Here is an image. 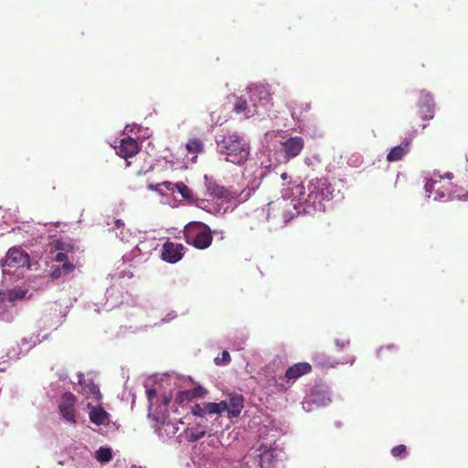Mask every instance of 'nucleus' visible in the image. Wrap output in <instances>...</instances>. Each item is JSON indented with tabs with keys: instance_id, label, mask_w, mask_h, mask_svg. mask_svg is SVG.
Instances as JSON below:
<instances>
[{
	"instance_id": "40",
	"label": "nucleus",
	"mask_w": 468,
	"mask_h": 468,
	"mask_svg": "<svg viewBox=\"0 0 468 468\" xmlns=\"http://www.w3.org/2000/svg\"><path fill=\"white\" fill-rule=\"evenodd\" d=\"M445 177H446V178H448V179H452V174H451V173H447V174L445 175Z\"/></svg>"
},
{
	"instance_id": "12",
	"label": "nucleus",
	"mask_w": 468,
	"mask_h": 468,
	"mask_svg": "<svg viewBox=\"0 0 468 468\" xmlns=\"http://www.w3.org/2000/svg\"><path fill=\"white\" fill-rule=\"evenodd\" d=\"M87 407L90 409L89 418L92 423L98 426L109 423L110 414L101 405L93 406L91 403H88Z\"/></svg>"
},
{
	"instance_id": "13",
	"label": "nucleus",
	"mask_w": 468,
	"mask_h": 468,
	"mask_svg": "<svg viewBox=\"0 0 468 468\" xmlns=\"http://www.w3.org/2000/svg\"><path fill=\"white\" fill-rule=\"evenodd\" d=\"M442 179H443V177L440 176L439 180H437L435 178H431L430 180H428L427 183L425 184L426 191H431V192L434 191L441 197H448L449 198H454V197L460 198L461 197L463 196L461 194H457L456 191H453L452 189H450V190L447 189L446 193L443 191H441V186H439L438 185L441 184ZM464 196H468V195L465 194Z\"/></svg>"
},
{
	"instance_id": "7",
	"label": "nucleus",
	"mask_w": 468,
	"mask_h": 468,
	"mask_svg": "<svg viewBox=\"0 0 468 468\" xmlns=\"http://www.w3.org/2000/svg\"><path fill=\"white\" fill-rule=\"evenodd\" d=\"M75 404L76 397L70 392H66L63 394L61 402L58 405L59 412L63 419L72 424L77 422Z\"/></svg>"
},
{
	"instance_id": "24",
	"label": "nucleus",
	"mask_w": 468,
	"mask_h": 468,
	"mask_svg": "<svg viewBox=\"0 0 468 468\" xmlns=\"http://www.w3.org/2000/svg\"><path fill=\"white\" fill-rule=\"evenodd\" d=\"M28 292L27 289H24L21 287H16L5 292L6 293V301L10 303H14L16 301H20L26 298Z\"/></svg>"
},
{
	"instance_id": "21",
	"label": "nucleus",
	"mask_w": 468,
	"mask_h": 468,
	"mask_svg": "<svg viewBox=\"0 0 468 468\" xmlns=\"http://www.w3.org/2000/svg\"><path fill=\"white\" fill-rule=\"evenodd\" d=\"M203 395L201 388H193L188 390H183L177 393L176 397V402L181 404L185 401H190L193 399L199 398Z\"/></svg>"
},
{
	"instance_id": "22",
	"label": "nucleus",
	"mask_w": 468,
	"mask_h": 468,
	"mask_svg": "<svg viewBox=\"0 0 468 468\" xmlns=\"http://www.w3.org/2000/svg\"><path fill=\"white\" fill-rule=\"evenodd\" d=\"M269 207H270V208L277 207L278 210H282L283 213L284 221H288L292 218V217L287 216L285 213L290 212L292 207L295 209V205L292 204V201H289L286 199H282V201H279L277 203H270Z\"/></svg>"
},
{
	"instance_id": "23",
	"label": "nucleus",
	"mask_w": 468,
	"mask_h": 468,
	"mask_svg": "<svg viewBox=\"0 0 468 468\" xmlns=\"http://www.w3.org/2000/svg\"><path fill=\"white\" fill-rule=\"evenodd\" d=\"M204 409L206 410L207 415L210 414H221L226 411V400H221L218 403L216 402H204Z\"/></svg>"
},
{
	"instance_id": "5",
	"label": "nucleus",
	"mask_w": 468,
	"mask_h": 468,
	"mask_svg": "<svg viewBox=\"0 0 468 468\" xmlns=\"http://www.w3.org/2000/svg\"><path fill=\"white\" fill-rule=\"evenodd\" d=\"M434 106L435 103L432 96L428 92H421L418 102L416 116L412 119L411 122H415L417 118L421 119L423 122L418 124V126L421 130H424L427 127L425 122L431 120L434 116ZM414 126L415 125L412 124V127Z\"/></svg>"
},
{
	"instance_id": "17",
	"label": "nucleus",
	"mask_w": 468,
	"mask_h": 468,
	"mask_svg": "<svg viewBox=\"0 0 468 468\" xmlns=\"http://www.w3.org/2000/svg\"><path fill=\"white\" fill-rule=\"evenodd\" d=\"M79 385L81 387V393L86 396H93L95 399H100L101 394L99 387L92 381L85 379L81 375L79 379Z\"/></svg>"
},
{
	"instance_id": "34",
	"label": "nucleus",
	"mask_w": 468,
	"mask_h": 468,
	"mask_svg": "<svg viewBox=\"0 0 468 468\" xmlns=\"http://www.w3.org/2000/svg\"><path fill=\"white\" fill-rule=\"evenodd\" d=\"M60 268L63 272V275H67L75 270V265L69 261H67L64 262Z\"/></svg>"
},
{
	"instance_id": "11",
	"label": "nucleus",
	"mask_w": 468,
	"mask_h": 468,
	"mask_svg": "<svg viewBox=\"0 0 468 468\" xmlns=\"http://www.w3.org/2000/svg\"><path fill=\"white\" fill-rule=\"evenodd\" d=\"M116 153L122 158L134 156L140 149L137 141L132 137H125L120 141L119 146L115 147Z\"/></svg>"
},
{
	"instance_id": "26",
	"label": "nucleus",
	"mask_w": 468,
	"mask_h": 468,
	"mask_svg": "<svg viewBox=\"0 0 468 468\" xmlns=\"http://www.w3.org/2000/svg\"><path fill=\"white\" fill-rule=\"evenodd\" d=\"M186 150L190 154H199L204 150V144L200 139H191L187 142Z\"/></svg>"
},
{
	"instance_id": "16",
	"label": "nucleus",
	"mask_w": 468,
	"mask_h": 468,
	"mask_svg": "<svg viewBox=\"0 0 468 468\" xmlns=\"http://www.w3.org/2000/svg\"><path fill=\"white\" fill-rule=\"evenodd\" d=\"M162 185H164L167 190L176 189L182 197L190 202H195L197 200L193 191L183 182H178L176 184H172L171 182H164Z\"/></svg>"
},
{
	"instance_id": "8",
	"label": "nucleus",
	"mask_w": 468,
	"mask_h": 468,
	"mask_svg": "<svg viewBox=\"0 0 468 468\" xmlns=\"http://www.w3.org/2000/svg\"><path fill=\"white\" fill-rule=\"evenodd\" d=\"M185 247L182 244L166 241L163 245L161 258L166 262L176 263L184 255Z\"/></svg>"
},
{
	"instance_id": "3",
	"label": "nucleus",
	"mask_w": 468,
	"mask_h": 468,
	"mask_svg": "<svg viewBox=\"0 0 468 468\" xmlns=\"http://www.w3.org/2000/svg\"><path fill=\"white\" fill-rule=\"evenodd\" d=\"M308 194L305 202L310 203L314 208L321 206L324 200L333 197V187L326 178L312 179L307 186Z\"/></svg>"
},
{
	"instance_id": "6",
	"label": "nucleus",
	"mask_w": 468,
	"mask_h": 468,
	"mask_svg": "<svg viewBox=\"0 0 468 468\" xmlns=\"http://www.w3.org/2000/svg\"><path fill=\"white\" fill-rule=\"evenodd\" d=\"M29 255L18 248H11L4 260L3 266L8 268H20L29 266Z\"/></svg>"
},
{
	"instance_id": "15",
	"label": "nucleus",
	"mask_w": 468,
	"mask_h": 468,
	"mask_svg": "<svg viewBox=\"0 0 468 468\" xmlns=\"http://www.w3.org/2000/svg\"><path fill=\"white\" fill-rule=\"evenodd\" d=\"M410 138H405L401 144L393 147L387 155L388 162H398L401 160L410 151Z\"/></svg>"
},
{
	"instance_id": "27",
	"label": "nucleus",
	"mask_w": 468,
	"mask_h": 468,
	"mask_svg": "<svg viewBox=\"0 0 468 468\" xmlns=\"http://www.w3.org/2000/svg\"><path fill=\"white\" fill-rule=\"evenodd\" d=\"M95 458L101 463H108L112 458V450L110 448L101 447L96 451Z\"/></svg>"
},
{
	"instance_id": "1",
	"label": "nucleus",
	"mask_w": 468,
	"mask_h": 468,
	"mask_svg": "<svg viewBox=\"0 0 468 468\" xmlns=\"http://www.w3.org/2000/svg\"><path fill=\"white\" fill-rule=\"evenodd\" d=\"M217 144L219 153L226 156L228 162L241 165L250 154L249 144L238 133L223 136Z\"/></svg>"
},
{
	"instance_id": "30",
	"label": "nucleus",
	"mask_w": 468,
	"mask_h": 468,
	"mask_svg": "<svg viewBox=\"0 0 468 468\" xmlns=\"http://www.w3.org/2000/svg\"><path fill=\"white\" fill-rule=\"evenodd\" d=\"M272 458V452L266 451L261 455V468H271V460Z\"/></svg>"
},
{
	"instance_id": "41",
	"label": "nucleus",
	"mask_w": 468,
	"mask_h": 468,
	"mask_svg": "<svg viewBox=\"0 0 468 468\" xmlns=\"http://www.w3.org/2000/svg\"><path fill=\"white\" fill-rule=\"evenodd\" d=\"M282 177L283 179H285V178H286V174H282Z\"/></svg>"
},
{
	"instance_id": "33",
	"label": "nucleus",
	"mask_w": 468,
	"mask_h": 468,
	"mask_svg": "<svg viewBox=\"0 0 468 468\" xmlns=\"http://www.w3.org/2000/svg\"><path fill=\"white\" fill-rule=\"evenodd\" d=\"M231 358H230V355L228 351H223L222 352V357L219 358V357H216L214 359L215 361V364L216 365H227L230 362Z\"/></svg>"
},
{
	"instance_id": "20",
	"label": "nucleus",
	"mask_w": 468,
	"mask_h": 468,
	"mask_svg": "<svg viewBox=\"0 0 468 468\" xmlns=\"http://www.w3.org/2000/svg\"><path fill=\"white\" fill-rule=\"evenodd\" d=\"M310 109L311 105L307 102L293 101L291 106L292 116L293 119L301 120Z\"/></svg>"
},
{
	"instance_id": "2",
	"label": "nucleus",
	"mask_w": 468,
	"mask_h": 468,
	"mask_svg": "<svg viewBox=\"0 0 468 468\" xmlns=\"http://www.w3.org/2000/svg\"><path fill=\"white\" fill-rule=\"evenodd\" d=\"M185 241L197 250L207 249L213 240L210 228L201 221L188 222L183 229Z\"/></svg>"
},
{
	"instance_id": "38",
	"label": "nucleus",
	"mask_w": 468,
	"mask_h": 468,
	"mask_svg": "<svg viewBox=\"0 0 468 468\" xmlns=\"http://www.w3.org/2000/svg\"><path fill=\"white\" fill-rule=\"evenodd\" d=\"M160 186V184L156 185V186H154L152 184H149L148 185V188L152 189V190H156L157 189V186Z\"/></svg>"
},
{
	"instance_id": "25",
	"label": "nucleus",
	"mask_w": 468,
	"mask_h": 468,
	"mask_svg": "<svg viewBox=\"0 0 468 468\" xmlns=\"http://www.w3.org/2000/svg\"><path fill=\"white\" fill-rule=\"evenodd\" d=\"M213 431V429L210 428L208 430L202 429L200 424H197V426L190 431V432L187 434L188 440L192 442L197 441L198 440L205 437L207 433L210 435V432Z\"/></svg>"
},
{
	"instance_id": "32",
	"label": "nucleus",
	"mask_w": 468,
	"mask_h": 468,
	"mask_svg": "<svg viewBox=\"0 0 468 468\" xmlns=\"http://www.w3.org/2000/svg\"><path fill=\"white\" fill-rule=\"evenodd\" d=\"M146 397L148 399V409L151 410V408L155 405L154 399H156V390L154 388H148L146 390Z\"/></svg>"
},
{
	"instance_id": "9",
	"label": "nucleus",
	"mask_w": 468,
	"mask_h": 468,
	"mask_svg": "<svg viewBox=\"0 0 468 468\" xmlns=\"http://www.w3.org/2000/svg\"><path fill=\"white\" fill-rule=\"evenodd\" d=\"M171 399L172 398L170 396L162 395L160 404L156 405L155 408L152 407L151 410L148 409V415L156 422L165 424L169 418L168 406Z\"/></svg>"
},
{
	"instance_id": "35",
	"label": "nucleus",
	"mask_w": 468,
	"mask_h": 468,
	"mask_svg": "<svg viewBox=\"0 0 468 468\" xmlns=\"http://www.w3.org/2000/svg\"><path fill=\"white\" fill-rule=\"evenodd\" d=\"M62 275H63V272H62L60 267L53 268V270L51 271V273H50V277L52 280H57L58 278H60Z\"/></svg>"
},
{
	"instance_id": "31",
	"label": "nucleus",
	"mask_w": 468,
	"mask_h": 468,
	"mask_svg": "<svg viewBox=\"0 0 468 468\" xmlns=\"http://www.w3.org/2000/svg\"><path fill=\"white\" fill-rule=\"evenodd\" d=\"M191 412L194 416L200 418H203L207 415L206 410L204 409V403L195 404L191 409Z\"/></svg>"
},
{
	"instance_id": "18",
	"label": "nucleus",
	"mask_w": 468,
	"mask_h": 468,
	"mask_svg": "<svg viewBox=\"0 0 468 468\" xmlns=\"http://www.w3.org/2000/svg\"><path fill=\"white\" fill-rule=\"evenodd\" d=\"M207 189L209 196L217 199H228L229 197V193L227 188L212 181L207 183Z\"/></svg>"
},
{
	"instance_id": "4",
	"label": "nucleus",
	"mask_w": 468,
	"mask_h": 468,
	"mask_svg": "<svg viewBox=\"0 0 468 468\" xmlns=\"http://www.w3.org/2000/svg\"><path fill=\"white\" fill-rule=\"evenodd\" d=\"M312 371V366L307 362H299L289 367L283 376L275 378L280 389L286 390L302 376Z\"/></svg>"
},
{
	"instance_id": "28",
	"label": "nucleus",
	"mask_w": 468,
	"mask_h": 468,
	"mask_svg": "<svg viewBox=\"0 0 468 468\" xmlns=\"http://www.w3.org/2000/svg\"><path fill=\"white\" fill-rule=\"evenodd\" d=\"M247 110H248V103H247V101L244 100L243 98H237L236 101H235V103H234V111L237 112V113H244V114H247Z\"/></svg>"
},
{
	"instance_id": "14",
	"label": "nucleus",
	"mask_w": 468,
	"mask_h": 468,
	"mask_svg": "<svg viewBox=\"0 0 468 468\" xmlns=\"http://www.w3.org/2000/svg\"><path fill=\"white\" fill-rule=\"evenodd\" d=\"M243 397L242 395H231L229 400H226L227 411L229 418L238 417L243 409Z\"/></svg>"
},
{
	"instance_id": "36",
	"label": "nucleus",
	"mask_w": 468,
	"mask_h": 468,
	"mask_svg": "<svg viewBox=\"0 0 468 468\" xmlns=\"http://www.w3.org/2000/svg\"><path fill=\"white\" fill-rule=\"evenodd\" d=\"M114 226L116 229H122L124 227V223L121 219H115Z\"/></svg>"
},
{
	"instance_id": "29",
	"label": "nucleus",
	"mask_w": 468,
	"mask_h": 468,
	"mask_svg": "<svg viewBox=\"0 0 468 468\" xmlns=\"http://www.w3.org/2000/svg\"><path fill=\"white\" fill-rule=\"evenodd\" d=\"M391 454L395 458H403L407 455V448L404 444H399L391 449Z\"/></svg>"
},
{
	"instance_id": "19",
	"label": "nucleus",
	"mask_w": 468,
	"mask_h": 468,
	"mask_svg": "<svg viewBox=\"0 0 468 468\" xmlns=\"http://www.w3.org/2000/svg\"><path fill=\"white\" fill-rule=\"evenodd\" d=\"M55 248L56 250H60L56 254L54 258L55 261L62 263L69 261L68 252L72 250L73 246L66 244L61 240H57Z\"/></svg>"
},
{
	"instance_id": "10",
	"label": "nucleus",
	"mask_w": 468,
	"mask_h": 468,
	"mask_svg": "<svg viewBox=\"0 0 468 468\" xmlns=\"http://www.w3.org/2000/svg\"><path fill=\"white\" fill-rule=\"evenodd\" d=\"M304 146V140L301 136L290 137L282 143V150L286 160L298 156Z\"/></svg>"
},
{
	"instance_id": "37",
	"label": "nucleus",
	"mask_w": 468,
	"mask_h": 468,
	"mask_svg": "<svg viewBox=\"0 0 468 468\" xmlns=\"http://www.w3.org/2000/svg\"><path fill=\"white\" fill-rule=\"evenodd\" d=\"M6 301V293L5 291H0V303Z\"/></svg>"
},
{
	"instance_id": "39",
	"label": "nucleus",
	"mask_w": 468,
	"mask_h": 468,
	"mask_svg": "<svg viewBox=\"0 0 468 468\" xmlns=\"http://www.w3.org/2000/svg\"><path fill=\"white\" fill-rule=\"evenodd\" d=\"M250 193H251V189H250V188H249V189L247 190L246 195L244 196V200H246V199L250 196Z\"/></svg>"
}]
</instances>
